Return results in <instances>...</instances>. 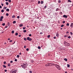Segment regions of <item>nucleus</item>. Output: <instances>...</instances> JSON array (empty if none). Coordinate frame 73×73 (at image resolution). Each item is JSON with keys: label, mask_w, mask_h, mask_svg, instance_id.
<instances>
[{"label": "nucleus", "mask_w": 73, "mask_h": 73, "mask_svg": "<svg viewBox=\"0 0 73 73\" xmlns=\"http://www.w3.org/2000/svg\"><path fill=\"white\" fill-rule=\"evenodd\" d=\"M21 66H22L23 68V69H25L27 67L28 64L26 63H23V65H22Z\"/></svg>", "instance_id": "nucleus-1"}, {"label": "nucleus", "mask_w": 73, "mask_h": 73, "mask_svg": "<svg viewBox=\"0 0 73 73\" xmlns=\"http://www.w3.org/2000/svg\"><path fill=\"white\" fill-rule=\"evenodd\" d=\"M27 40H28V41H31V40H32V38H30V37H28L27 38Z\"/></svg>", "instance_id": "nucleus-2"}, {"label": "nucleus", "mask_w": 73, "mask_h": 73, "mask_svg": "<svg viewBox=\"0 0 73 73\" xmlns=\"http://www.w3.org/2000/svg\"><path fill=\"white\" fill-rule=\"evenodd\" d=\"M50 64H52V63H48V64H46L45 65V66H51L52 65H50Z\"/></svg>", "instance_id": "nucleus-3"}, {"label": "nucleus", "mask_w": 73, "mask_h": 73, "mask_svg": "<svg viewBox=\"0 0 73 73\" xmlns=\"http://www.w3.org/2000/svg\"><path fill=\"white\" fill-rule=\"evenodd\" d=\"M63 17H64V18H66H66H67L68 17V16H67L65 15H63Z\"/></svg>", "instance_id": "nucleus-4"}, {"label": "nucleus", "mask_w": 73, "mask_h": 73, "mask_svg": "<svg viewBox=\"0 0 73 73\" xmlns=\"http://www.w3.org/2000/svg\"><path fill=\"white\" fill-rule=\"evenodd\" d=\"M55 66L56 67V68H59V67H60V66H59V65H58L57 64H55Z\"/></svg>", "instance_id": "nucleus-5"}, {"label": "nucleus", "mask_w": 73, "mask_h": 73, "mask_svg": "<svg viewBox=\"0 0 73 73\" xmlns=\"http://www.w3.org/2000/svg\"><path fill=\"white\" fill-rule=\"evenodd\" d=\"M17 72V70H15L12 72H11V73H16Z\"/></svg>", "instance_id": "nucleus-6"}, {"label": "nucleus", "mask_w": 73, "mask_h": 73, "mask_svg": "<svg viewBox=\"0 0 73 73\" xmlns=\"http://www.w3.org/2000/svg\"><path fill=\"white\" fill-rule=\"evenodd\" d=\"M70 44H69V43H67V44L66 46H70Z\"/></svg>", "instance_id": "nucleus-7"}, {"label": "nucleus", "mask_w": 73, "mask_h": 73, "mask_svg": "<svg viewBox=\"0 0 73 73\" xmlns=\"http://www.w3.org/2000/svg\"><path fill=\"white\" fill-rule=\"evenodd\" d=\"M34 62H35V61L33 60H31V62L32 63H33Z\"/></svg>", "instance_id": "nucleus-8"}, {"label": "nucleus", "mask_w": 73, "mask_h": 73, "mask_svg": "<svg viewBox=\"0 0 73 73\" xmlns=\"http://www.w3.org/2000/svg\"><path fill=\"white\" fill-rule=\"evenodd\" d=\"M23 24H20L19 25V27H23Z\"/></svg>", "instance_id": "nucleus-9"}, {"label": "nucleus", "mask_w": 73, "mask_h": 73, "mask_svg": "<svg viewBox=\"0 0 73 73\" xmlns=\"http://www.w3.org/2000/svg\"><path fill=\"white\" fill-rule=\"evenodd\" d=\"M70 27H73V23H71Z\"/></svg>", "instance_id": "nucleus-10"}, {"label": "nucleus", "mask_w": 73, "mask_h": 73, "mask_svg": "<svg viewBox=\"0 0 73 73\" xmlns=\"http://www.w3.org/2000/svg\"><path fill=\"white\" fill-rule=\"evenodd\" d=\"M7 24H8V26H9V25H11V23H9V22H8L7 23Z\"/></svg>", "instance_id": "nucleus-11"}, {"label": "nucleus", "mask_w": 73, "mask_h": 73, "mask_svg": "<svg viewBox=\"0 0 73 73\" xmlns=\"http://www.w3.org/2000/svg\"><path fill=\"white\" fill-rule=\"evenodd\" d=\"M56 36L57 37H58V36H59V34H58V33H56Z\"/></svg>", "instance_id": "nucleus-12"}, {"label": "nucleus", "mask_w": 73, "mask_h": 73, "mask_svg": "<svg viewBox=\"0 0 73 73\" xmlns=\"http://www.w3.org/2000/svg\"><path fill=\"white\" fill-rule=\"evenodd\" d=\"M64 61H68V59L66 58H64Z\"/></svg>", "instance_id": "nucleus-13"}, {"label": "nucleus", "mask_w": 73, "mask_h": 73, "mask_svg": "<svg viewBox=\"0 0 73 73\" xmlns=\"http://www.w3.org/2000/svg\"><path fill=\"white\" fill-rule=\"evenodd\" d=\"M60 10V9L59 8H57L56 9V11H59Z\"/></svg>", "instance_id": "nucleus-14"}, {"label": "nucleus", "mask_w": 73, "mask_h": 73, "mask_svg": "<svg viewBox=\"0 0 73 73\" xmlns=\"http://www.w3.org/2000/svg\"><path fill=\"white\" fill-rule=\"evenodd\" d=\"M6 11L8 12H9V9H7Z\"/></svg>", "instance_id": "nucleus-15"}, {"label": "nucleus", "mask_w": 73, "mask_h": 73, "mask_svg": "<svg viewBox=\"0 0 73 73\" xmlns=\"http://www.w3.org/2000/svg\"><path fill=\"white\" fill-rule=\"evenodd\" d=\"M3 67H4V68H7V66H6L5 65H3Z\"/></svg>", "instance_id": "nucleus-16"}, {"label": "nucleus", "mask_w": 73, "mask_h": 73, "mask_svg": "<svg viewBox=\"0 0 73 73\" xmlns=\"http://www.w3.org/2000/svg\"><path fill=\"white\" fill-rule=\"evenodd\" d=\"M7 65L9 67L11 66V64H10L8 63L7 64Z\"/></svg>", "instance_id": "nucleus-17"}, {"label": "nucleus", "mask_w": 73, "mask_h": 73, "mask_svg": "<svg viewBox=\"0 0 73 73\" xmlns=\"http://www.w3.org/2000/svg\"><path fill=\"white\" fill-rule=\"evenodd\" d=\"M67 66L68 68H69L70 67V65L69 64H67Z\"/></svg>", "instance_id": "nucleus-18"}, {"label": "nucleus", "mask_w": 73, "mask_h": 73, "mask_svg": "<svg viewBox=\"0 0 73 73\" xmlns=\"http://www.w3.org/2000/svg\"><path fill=\"white\" fill-rule=\"evenodd\" d=\"M12 18H13V19L15 18V16L14 15H13L12 16Z\"/></svg>", "instance_id": "nucleus-19"}, {"label": "nucleus", "mask_w": 73, "mask_h": 73, "mask_svg": "<svg viewBox=\"0 0 73 73\" xmlns=\"http://www.w3.org/2000/svg\"><path fill=\"white\" fill-rule=\"evenodd\" d=\"M16 23V21H14L13 22V24H15V23Z\"/></svg>", "instance_id": "nucleus-20"}, {"label": "nucleus", "mask_w": 73, "mask_h": 73, "mask_svg": "<svg viewBox=\"0 0 73 73\" xmlns=\"http://www.w3.org/2000/svg\"><path fill=\"white\" fill-rule=\"evenodd\" d=\"M3 9H4L5 10V9H7V7H4Z\"/></svg>", "instance_id": "nucleus-21"}, {"label": "nucleus", "mask_w": 73, "mask_h": 73, "mask_svg": "<svg viewBox=\"0 0 73 73\" xmlns=\"http://www.w3.org/2000/svg\"><path fill=\"white\" fill-rule=\"evenodd\" d=\"M67 43H68V42H64V44H67Z\"/></svg>", "instance_id": "nucleus-22"}, {"label": "nucleus", "mask_w": 73, "mask_h": 73, "mask_svg": "<svg viewBox=\"0 0 73 73\" xmlns=\"http://www.w3.org/2000/svg\"><path fill=\"white\" fill-rule=\"evenodd\" d=\"M57 69H58V70H61V68H60V66L59 67H58Z\"/></svg>", "instance_id": "nucleus-23"}, {"label": "nucleus", "mask_w": 73, "mask_h": 73, "mask_svg": "<svg viewBox=\"0 0 73 73\" xmlns=\"http://www.w3.org/2000/svg\"><path fill=\"white\" fill-rule=\"evenodd\" d=\"M38 49H41V47L40 46H38Z\"/></svg>", "instance_id": "nucleus-24"}, {"label": "nucleus", "mask_w": 73, "mask_h": 73, "mask_svg": "<svg viewBox=\"0 0 73 73\" xmlns=\"http://www.w3.org/2000/svg\"><path fill=\"white\" fill-rule=\"evenodd\" d=\"M6 5H8L9 4V3H8V2H6Z\"/></svg>", "instance_id": "nucleus-25"}, {"label": "nucleus", "mask_w": 73, "mask_h": 73, "mask_svg": "<svg viewBox=\"0 0 73 73\" xmlns=\"http://www.w3.org/2000/svg\"><path fill=\"white\" fill-rule=\"evenodd\" d=\"M6 15L7 16H9V14H8V13H7L6 14Z\"/></svg>", "instance_id": "nucleus-26"}, {"label": "nucleus", "mask_w": 73, "mask_h": 73, "mask_svg": "<svg viewBox=\"0 0 73 73\" xmlns=\"http://www.w3.org/2000/svg\"><path fill=\"white\" fill-rule=\"evenodd\" d=\"M66 25H67V26H69V24L68 23H67Z\"/></svg>", "instance_id": "nucleus-27"}, {"label": "nucleus", "mask_w": 73, "mask_h": 73, "mask_svg": "<svg viewBox=\"0 0 73 73\" xmlns=\"http://www.w3.org/2000/svg\"><path fill=\"white\" fill-rule=\"evenodd\" d=\"M40 3L41 4H43V3H44V2L43 1H41L40 2Z\"/></svg>", "instance_id": "nucleus-28"}, {"label": "nucleus", "mask_w": 73, "mask_h": 73, "mask_svg": "<svg viewBox=\"0 0 73 73\" xmlns=\"http://www.w3.org/2000/svg\"><path fill=\"white\" fill-rule=\"evenodd\" d=\"M3 21V19L0 18V21Z\"/></svg>", "instance_id": "nucleus-29"}, {"label": "nucleus", "mask_w": 73, "mask_h": 73, "mask_svg": "<svg viewBox=\"0 0 73 73\" xmlns=\"http://www.w3.org/2000/svg\"><path fill=\"white\" fill-rule=\"evenodd\" d=\"M50 35H48L47 36L48 38H49L50 37Z\"/></svg>", "instance_id": "nucleus-30"}, {"label": "nucleus", "mask_w": 73, "mask_h": 73, "mask_svg": "<svg viewBox=\"0 0 73 73\" xmlns=\"http://www.w3.org/2000/svg\"><path fill=\"white\" fill-rule=\"evenodd\" d=\"M5 25V23H2V25L3 26H4Z\"/></svg>", "instance_id": "nucleus-31"}, {"label": "nucleus", "mask_w": 73, "mask_h": 73, "mask_svg": "<svg viewBox=\"0 0 73 73\" xmlns=\"http://www.w3.org/2000/svg\"><path fill=\"white\" fill-rule=\"evenodd\" d=\"M46 8H47V6H46H46H44V9H46Z\"/></svg>", "instance_id": "nucleus-32"}, {"label": "nucleus", "mask_w": 73, "mask_h": 73, "mask_svg": "<svg viewBox=\"0 0 73 73\" xmlns=\"http://www.w3.org/2000/svg\"><path fill=\"white\" fill-rule=\"evenodd\" d=\"M4 18V17H3V16H2L1 17V19H3Z\"/></svg>", "instance_id": "nucleus-33"}, {"label": "nucleus", "mask_w": 73, "mask_h": 73, "mask_svg": "<svg viewBox=\"0 0 73 73\" xmlns=\"http://www.w3.org/2000/svg\"><path fill=\"white\" fill-rule=\"evenodd\" d=\"M4 10L3 9L1 11V12H4Z\"/></svg>", "instance_id": "nucleus-34"}, {"label": "nucleus", "mask_w": 73, "mask_h": 73, "mask_svg": "<svg viewBox=\"0 0 73 73\" xmlns=\"http://www.w3.org/2000/svg\"><path fill=\"white\" fill-rule=\"evenodd\" d=\"M17 35H18V33H16L15 34V35L17 36Z\"/></svg>", "instance_id": "nucleus-35"}, {"label": "nucleus", "mask_w": 73, "mask_h": 73, "mask_svg": "<svg viewBox=\"0 0 73 73\" xmlns=\"http://www.w3.org/2000/svg\"><path fill=\"white\" fill-rule=\"evenodd\" d=\"M26 32H27V30H24L23 31V32L25 33Z\"/></svg>", "instance_id": "nucleus-36"}, {"label": "nucleus", "mask_w": 73, "mask_h": 73, "mask_svg": "<svg viewBox=\"0 0 73 73\" xmlns=\"http://www.w3.org/2000/svg\"><path fill=\"white\" fill-rule=\"evenodd\" d=\"M64 25H61L60 27H64Z\"/></svg>", "instance_id": "nucleus-37"}, {"label": "nucleus", "mask_w": 73, "mask_h": 73, "mask_svg": "<svg viewBox=\"0 0 73 73\" xmlns=\"http://www.w3.org/2000/svg\"><path fill=\"white\" fill-rule=\"evenodd\" d=\"M68 2H69V3H71V1L70 0H68Z\"/></svg>", "instance_id": "nucleus-38"}, {"label": "nucleus", "mask_w": 73, "mask_h": 73, "mask_svg": "<svg viewBox=\"0 0 73 73\" xmlns=\"http://www.w3.org/2000/svg\"><path fill=\"white\" fill-rule=\"evenodd\" d=\"M24 40H25V41H27V38H24Z\"/></svg>", "instance_id": "nucleus-39"}, {"label": "nucleus", "mask_w": 73, "mask_h": 73, "mask_svg": "<svg viewBox=\"0 0 73 73\" xmlns=\"http://www.w3.org/2000/svg\"><path fill=\"white\" fill-rule=\"evenodd\" d=\"M68 38H71V37L70 36H69L68 37Z\"/></svg>", "instance_id": "nucleus-40"}, {"label": "nucleus", "mask_w": 73, "mask_h": 73, "mask_svg": "<svg viewBox=\"0 0 73 73\" xmlns=\"http://www.w3.org/2000/svg\"><path fill=\"white\" fill-rule=\"evenodd\" d=\"M17 57H18V58H19L20 57V56L19 55H17Z\"/></svg>", "instance_id": "nucleus-41"}, {"label": "nucleus", "mask_w": 73, "mask_h": 73, "mask_svg": "<svg viewBox=\"0 0 73 73\" xmlns=\"http://www.w3.org/2000/svg\"><path fill=\"white\" fill-rule=\"evenodd\" d=\"M14 31H12V33H14Z\"/></svg>", "instance_id": "nucleus-42"}, {"label": "nucleus", "mask_w": 73, "mask_h": 73, "mask_svg": "<svg viewBox=\"0 0 73 73\" xmlns=\"http://www.w3.org/2000/svg\"><path fill=\"white\" fill-rule=\"evenodd\" d=\"M61 1L60 0H59L58 1V3H61Z\"/></svg>", "instance_id": "nucleus-43"}, {"label": "nucleus", "mask_w": 73, "mask_h": 73, "mask_svg": "<svg viewBox=\"0 0 73 73\" xmlns=\"http://www.w3.org/2000/svg\"><path fill=\"white\" fill-rule=\"evenodd\" d=\"M65 23V21H63L62 22V23H63V24H64V23Z\"/></svg>", "instance_id": "nucleus-44"}, {"label": "nucleus", "mask_w": 73, "mask_h": 73, "mask_svg": "<svg viewBox=\"0 0 73 73\" xmlns=\"http://www.w3.org/2000/svg\"><path fill=\"white\" fill-rule=\"evenodd\" d=\"M14 61H17V59H15V60H14Z\"/></svg>", "instance_id": "nucleus-45"}, {"label": "nucleus", "mask_w": 73, "mask_h": 73, "mask_svg": "<svg viewBox=\"0 0 73 73\" xmlns=\"http://www.w3.org/2000/svg\"><path fill=\"white\" fill-rule=\"evenodd\" d=\"M26 50H27V51H28V50H29V49L28 48H27Z\"/></svg>", "instance_id": "nucleus-46"}, {"label": "nucleus", "mask_w": 73, "mask_h": 73, "mask_svg": "<svg viewBox=\"0 0 73 73\" xmlns=\"http://www.w3.org/2000/svg\"><path fill=\"white\" fill-rule=\"evenodd\" d=\"M1 5L2 6H3L4 5V4L2 3H1Z\"/></svg>", "instance_id": "nucleus-47"}, {"label": "nucleus", "mask_w": 73, "mask_h": 73, "mask_svg": "<svg viewBox=\"0 0 73 73\" xmlns=\"http://www.w3.org/2000/svg\"><path fill=\"white\" fill-rule=\"evenodd\" d=\"M25 28H26V27H23V29H25Z\"/></svg>", "instance_id": "nucleus-48"}, {"label": "nucleus", "mask_w": 73, "mask_h": 73, "mask_svg": "<svg viewBox=\"0 0 73 73\" xmlns=\"http://www.w3.org/2000/svg\"><path fill=\"white\" fill-rule=\"evenodd\" d=\"M40 35H42V34H43V33H42V32H41L40 33Z\"/></svg>", "instance_id": "nucleus-49"}, {"label": "nucleus", "mask_w": 73, "mask_h": 73, "mask_svg": "<svg viewBox=\"0 0 73 73\" xmlns=\"http://www.w3.org/2000/svg\"><path fill=\"white\" fill-rule=\"evenodd\" d=\"M70 33L71 35H73V33H72L70 32Z\"/></svg>", "instance_id": "nucleus-50"}, {"label": "nucleus", "mask_w": 73, "mask_h": 73, "mask_svg": "<svg viewBox=\"0 0 73 73\" xmlns=\"http://www.w3.org/2000/svg\"><path fill=\"white\" fill-rule=\"evenodd\" d=\"M29 73H32V71H31V70L29 71Z\"/></svg>", "instance_id": "nucleus-51"}, {"label": "nucleus", "mask_w": 73, "mask_h": 73, "mask_svg": "<svg viewBox=\"0 0 73 73\" xmlns=\"http://www.w3.org/2000/svg\"><path fill=\"white\" fill-rule=\"evenodd\" d=\"M17 19H19V18H20V16H17Z\"/></svg>", "instance_id": "nucleus-52"}, {"label": "nucleus", "mask_w": 73, "mask_h": 73, "mask_svg": "<svg viewBox=\"0 0 73 73\" xmlns=\"http://www.w3.org/2000/svg\"><path fill=\"white\" fill-rule=\"evenodd\" d=\"M8 1H9V2L10 3H11V0H8Z\"/></svg>", "instance_id": "nucleus-53"}, {"label": "nucleus", "mask_w": 73, "mask_h": 73, "mask_svg": "<svg viewBox=\"0 0 73 73\" xmlns=\"http://www.w3.org/2000/svg\"><path fill=\"white\" fill-rule=\"evenodd\" d=\"M54 39H56V37L54 36Z\"/></svg>", "instance_id": "nucleus-54"}, {"label": "nucleus", "mask_w": 73, "mask_h": 73, "mask_svg": "<svg viewBox=\"0 0 73 73\" xmlns=\"http://www.w3.org/2000/svg\"><path fill=\"white\" fill-rule=\"evenodd\" d=\"M10 62H11V63H13V61L11 60V61H10Z\"/></svg>", "instance_id": "nucleus-55"}, {"label": "nucleus", "mask_w": 73, "mask_h": 73, "mask_svg": "<svg viewBox=\"0 0 73 73\" xmlns=\"http://www.w3.org/2000/svg\"><path fill=\"white\" fill-rule=\"evenodd\" d=\"M38 4H40V1H38Z\"/></svg>", "instance_id": "nucleus-56"}, {"label": "nucleus", "mask_w": 73, "mask_h": 73, "mask_svg": "<svg viewBox=\"0 0 73 73\" xmlns=\"http://www.w3.org/2000/svg\"><path fill=\"white\" fill-rule=\"evenodd\" d=\"M67 44H64V46H66V45H67Z\"/></svg>", "instance_id": "nucleus-57"}, {"label": "nucleus", "mask_w": 73, "mask_h": 73, "mask_svg": "<svg viewBox=\"0 0 73 73\" xmlns=\"http://www.w3.org/2000/svg\"><path fill=\"white\" fill-rule=\"evenodd\" d=\"M5 28H8V26H6L5 27Z\"/></svg>", "instance_id": "nucleus-58"}, {"label": "nucleus", "mask_w": 73, "mask_h": 73, "mask_svg": "<svg viewBox=\"0 0 73 73\" xmlns=\"http://www.w3.org/2000/svg\"><path fill=\"white\" fill-rule=\"evenodd\" d=\"M27 48V46H24V48Z\"/></svg>", "instance_id": "nucleus-59"}, {"label": "nucleus", "mask_w": 73, "mask_h": 73, "mask_svg": "<svg viewBox=\"0 0 73 73\" xmlns=\"http://www.w3.org/2000/svg\"><path fill=\"white\" fill-rule=\"evenodd\" d=\"M64 37H67V35H64Z\"/></svg>", "instance_id": "nucleus-60"}, {"label": "nucleus", "mask_w": 73, "mask_h": 73, "mask_svg": "<svg viewBox=\"0 0 73 73\" xmlns=\"http://www.w3.org/2000/svg\"><path fill=\"white\" fill-rule=\"evenodd\" d=\"M7 70H5V72H7Z\"/></svg>", "instance_id": "nucleus-61"}, {"label": "nucleus", "mask_w": 73, "mask_h": 73, "mask_svg": "<svg viewBox=\"0 0 73 73\" xmlns=\"http://www.w3.org/2000/svg\"><path fill=\"white\" fill-rule=\"evenodd\" d=\"M4 64H6V62H4Z\"/></svg>", "instance_id": "nucleus-62"}, {"label": "nucleus", "mask_w": 73, "mask_h": 73, "mask_svg": "<svg viewBox=\"0 0 73 73\" xmlns=\"http://www.w3.org/2000/svg\"><path fill=\"white\" fill-rule=\"evenodd\" d=\"M1 8H2V6H1V5H0V9Z\"/></svg>", "instance_id": "nucleus-63"}, {"label": "nucleus", "mask_w": 73, "mask_h": 73, "mask_svg": "<svg viewBox=\"0 0 73 73\" xmlns=\"http://www.w3.org/2000/svg\"><path fill=\"white\" fill-rule=\"evenodd\" d=\"M32 36V35L31 34H30L29 35V36Z\"/></svg>", "instance_id": "nucleus-64"}]
</instances>
